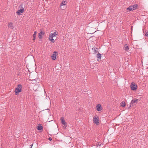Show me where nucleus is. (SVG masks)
I'll use <instances>...</instances> for the list:
<instances>
[{
    "label": "nucleus",
    "mask_w": 148,
    "mask_h": 148,
    "mask_svg": "<svg viewBox=\"0 0 148 148\" xmlns=\"http://www.w3.org/2000/svg\"><path fill=\"white\" fill-rule=\"evenodd\" d=\"M58 33L57 32H55L53 33L50 34L49 36V40L51 42L54 43L55 40L53 39L54 36H57L58 35Z\"/></svg>",
    "instance_id": "obj_1"
},
{
    "label": "nucleus",
    "mask_w": 148,
    "mask_h": 148,
    "mask_svg": "<svg viewBox=\"0 0 148 148\" xmlns=\"http://www.w3.org/2000/svg\"><path fill=\"white\" fill-rule=\"evenodd\" d=\"M22 90V86L21 84H18L17 88H16L15 90V95H17L18 93L21 92Z\"/></svg>",
    "instance_id": "obj_2"
},
{
    "label": "nucleus",
    "mask_w": 148,
    "mask_h": 148,
    "mask_svg": "<svg viewBox=\"0 0 148 148\" xmlns=\"http://www.w3.org/2000/svg\"><path fill=\"white\" fill-rule=\"evenodd\" d=\"M93 122L96 125H98L99 123V117L97 115H95L93 117Z\"/></svg>",
    "instance_id": "obj_3"
},
{
    "label": "nucleus",
    "mask_w": 148,
    "mask_h": 148,
    "mask_svg": "<svg viewBox=\"0 0 148 148\" xmlns=\"http://www.w3.org/2000/svg\"><path fill=\"white\" fill-rule=\"evenodd\" d=\"M58 54L57 52L56 51H54L52 56H51V58L52 60H55L58 57Z\"/></svg>",
    "instance_id": "obj_4"
},
{
    "label": "nucleus",
    "mask_w": 148,
    "mask_h": 148,
    "mask_svg": "<svg viewBox=\"0 0 148 148\" xmlns=\"http://www.w3.org/2000/svg\"><path fill=\"white\" fill-rule=\"evenodd\" d=\"M130 86L132 90H135L136 89L137 86L136 84H135L134 82H132Z\"/></svg>",
    "instance_id": "obj_5"
},
{
    "label": "nucleus",
    "mask_w": 148,
    "mask_h": 148,
    "mask_svg": "<svg viewBox=\"0 0 148 148\" xmlns=\"http://www.w3.org/2000/svg\"><path fill=\"white\" fill-rule=\"evenodd\" d=\"M96 109L98 111H100L102 110L103 108L100 104H97L96 106Z\"/></svg>",
    "instance_id": "obj_6"
},
{
    "label": "nucleus",
    "mask_w": 148,
    "mask_h": 148,
    "mask_svg": "<svg viewBox=\"0 0 148 148\" xmlns=\"http://www.w3.org/2000/svg\"><path fill=\"white\" fill-rule=\"evenodd\" d=\"M24 11V9L23 8H22L21 9L18 10L16 11V13L18 15H20L21 13H23Z\"/></svg>",
    "instance_id": "obj_7"
},
{
    "label": "nucleus",
    "mask_w": 148,
    "mask_h": 148,
    "mask_svg": "<svg viewBox=\"0 0 148 148\" xmlns=\"http://www.w3.org/2000/svg\"><path fill=\"white\" fill-rule=\"evenodd\" d=\"M8 27L11 29H13L14 28L13 23L12 22H10L8 23Z\"/></svg>",
    "instance_id": "obj_8"
},
{
    "label": "nucleus",
    "mask_w": 148,
    "mask_h": 148,
    "mask_svg": "<svg viewBox=\"0 0 148 148\" xmlns=\"http://www.w3.org/2000/svg\"><path fill=\"white\" fill-rule=\"evenodd\" d=\"M44 34V33L42 31L40 32L38 34V37L39 39H41L42 38V36Z\"/></svg>",
    "instance_id": "obj_9"
},
{
    "label": "nucleus",
    "mask_w": 148,
    "mask_h": 148,
    "mask_svg": "<svg viewBox=\"0 0 148 148\" xmlns=\"http://www.w3.org/2000/svg\"><path fill=\"white\" fill-rule=\"evenodd\" d=\"M138 101V99L132 100L131 101V104L132 106L135 105V103L137 102Z\"/></svg>",
    "instance_id": "obj_10"
},
{
    "label": "nucleus",
    "mask_w": 148,
    "mask_h": 148,
    "mask_svg": "<svg viewBox=\"0 0 148 148\" xmlns=\"http://www.w3.org/2000/svg\"><path fill=\"white\" fill-rule=\"evenodd\" d=\"M93 53H95L98 51V49L96 47H94L92 49Z\"/></svg>",
    "instance_id": "obj_11"
},
{
    "label": "nucleus",
    "mask_w": 148,
    "mask_h": 148,
    "mask_svg": "<svg viewBox=\"0 0 148 148\" xmlns=\"http://www.w3.org/2000/svg\"><path fill=\"white\" fill-rule=\"evenodd\" d=\"M60 120L61 122L62 123L63 125H66V122L65 121L64 119V118L63 117H62L60 118Z\"/></svg>",
    "instance_id": "obj_12"
},
{
    "label": "nucleus",
    "mask_w": 148,
    "mask_h": 148,
    "mask_svg": "<svg viewBox=\"0 0 148 148\" xmlns=\"http://www.w3.org/2000/svg\"><path fill=\"white\" fill-rule=\"evenodd\" d=\"M97 56L98 58L97 61H100L101 60V54L99 53H98L97 54Z\"/></svg>",
    "instance_id": "obj_13"
},
{
    "label": "nucleus",
    "mask_w": 148,
    "mask_h": 148,
    "mask_svg": "<svg viewBox=\"0 0 148 148\" xmlns=\"http://www.w3.org/2000/svg\"><path fill=\"white\" fill-rule=\"evenodd\" d=\"M138 6V5L137 4H136L135 5H132V6L133 7V10H134L137 9Z\"/></svg>",
    "instance_id": "obj_14"
},
{
    "label": "nucleus",
    "mask_w": 148,
    "mask_h": 148,
    "mask_svg": "<svg viewBox=\"0 0 148 148\" xmlns=\"http://www.w3.org/2000/svg\"><path fill=\"white\" fill-rule=\"evenodd\" d=\"M132 5L129 6L128 8H127V10H128L129 11H131L133 10Z\"/></svg>",
    "instance_id": "obj_15"
},
{
    "label": "nucleus",
    "mask_w": 148,
    "mask_h": 148,
    "mask_svg": "<svg viewBox=\"0 0 148 148\" xmlns=\"http://www.w3.org/2000/svg\"><path fill=\"white\" fill-rule=\"evenodd\" d=\"M66 2L65 1H63L60 3V5H66Z\"/></svg>",
    "instance_id": "obj_16"
},
{
    "label": "nucleus",
    "mask_w": 148,
    "mask_h": 148,
    "mask_svg": "<svg viewBox=\"0 0 148 148\" xmlns=\"http://www.w3.org/2000/svg\"><path fill=\"white\" fill-rule=\"evenodd\" d=\"M43 128V127L41 125L38 126L37 128V129L38 130H42Z\"/></svg>",
    "instance_id": "obj_17"
},
{
    "label": "nucleus",
    "mask_w": 148,
    "mask_h": 148,
    "mask_svg": "<svg viewBox=\"0 0 148 148\" xmlns=\"http://www.w3.org/2000/svg\"><path fill=\"white\" fill-rule=\"evenodd\" d=\"M121 106L122 107H124L125 106V103L124 102H122L121 103Z\"/></svg>",
    "instance_id": "obj_18"
},
{
    "label": "nucleus",
    "mask_w": 148,
    "mask_h": 148,
    "mask_svg": "<svg viewBox=\"0 0 148 148\" xmlns=\"http://www.w3.org/2000/svg\"><path fill=\"white\" fill-rule=\"evenodd\" d=\"M60 8L62 10H64L65 8L64 5H60Z\"/></svg>",
    "instance_id": "obj_19"
},
{
    "label": "nucleus",
    "mask_w": 148,
    "mask_h": 148,
    "mask_svg": "<svg viewBox=\"0 0 148 148\" xmlns=\"http://www.w3.org/2000/svg\"><path fill=\"white\" fill-rule=\"evenodd\" d=\"M129 49V48L128 46H127L125 47V51H127Z\"/></svg>",
    "instance_id": "obj_20"
},
{
    "label": "nucleus",
    "mask_w": 148,
    "mask_h": 148,
    "mask_svg": "<svg viewBox=\"0 0 148 148\" xmlns=\"http://www.w3.org/2000/svg\"><path fill=\"white\" fill-rule=\"evenodd\" d=\"M36 38V35H34L33 34V36L32 40L33 41L35 40Z\"/></svg>",
    "instance_id": "obj_21"
},
{
    "label": "nucleus",
    "mask_w": 148,
    "mask_h": 148,
    "mask_svg": "<svg viewBox=\"0 0 148 148\" xmlns=\"http://www.w3.org/2000/svg\"><path fill=\"white\" fill-rule=\"evenodd\" d=\"M145 36H146L147 37L148 36V32L147 31H146V33L145 34Z\"/></svg>",
    "instance_id": "obj_22"
},
{
    "label": "nucleus",
    "mask_w": 148,
    "mask_h": 148,
    "mask_svg": "<svg viewBox=\"0 0 148 148\" xmlns=\"http://www.w3.org/2000/svg\"><path fill=\"white\" fill-rule=\"evenodd\" d=\"M37 32L35 31L34 32V35H36V34H37Z\"/></svg>",
    "instance_id": "obj_23"
},
{
    "label": "nucleus",
    "mask_w": 148,
    "mask_h": 148,
    "mask_svg": "<svg viewBox=\"0 0 148 148\" xmlns=\"http://www.w3.org/2000/svg\"><path fill=\"white\" fill-rule=\"evenodd\" d=\"M52 139V138L51 137H49V140L50 141Z\"/></svg>",
    "instance_id": "obj_24"
},
{
    "label": "nucleus",
    "mask_w": 148,
    "mask_h": 148,
    "mask_svg": "<svg viewBox=\"0 0 148 148\" xmlns=\"http://www.w3.org/2000/svg\"><path fill=\"white\" fill-rule=\"evenodd\" d=\"M33 145V144L31 145H30V148H32V147Z\"/></svg>",
    "instance_id": "obj_25"
},
{
    "label": "nucleus",
    "mask_w": 148,
    "mask_h": 148,
    "mask_svg": "<svg viewBox=\"0 0 148 148\" xmlns=\"http://www.w3.org/2000/svg\"><path fill=\"white\" fill-rule=\"evenodd\" d=\"M101 145V144H99V143H98V144H97V147H98V146H100Z\"/></svg>",
    "instance_id": "obj_26"
},
{
    "label": "nucleus",
    "mask_w": 148,
    "mask_h": 148,
    "mask_svg": "<svg viewBox=\"0 0 148 148\" xmlns=\"http://www.w3.org/2000/svg\"><path fill=\"white\" fill-rule=\"evenodd\" d=\"M67 126L66 124V125H64V127L66 128V127Z\"/></svg>",
    "instance_id": "obj_27"
}]
</instances>
